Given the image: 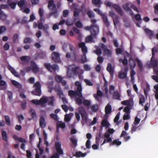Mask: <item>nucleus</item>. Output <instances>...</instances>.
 I'll return each instance as SVG.
<instances>
[{"instance_id":"f257e3e1","label":"nucleus","mask_w":158,"mask_h":158,"mask_svg":"<svg viewBox=\"0 0 158 158\" xmlns=\"http://www.w3.org/2000/svg\"><path fill=\"white\" fill-rule=\"evenodd\" d=\"M90 22L91 24L89 26L85 27V29L88 31H90L91 34L94 37H95L99 32V28L98 26L95 24L97 22V20L95 19H91Z\"/></svg>"},{"instance_id":"f03ea898","label":"nucleus","mask_w":158,"mask_h":158,"mask_svg":"<svg viewBox=\"0 0 158 158\" xmlns=\"http://www.w3.org/2000/svg\"><path fill=\"white\" fill-rule=\"evenodd\" d=\"M75 85L77 86V90H70L69 91L68 94L71 98L75 97L76 96L80 98H82L83 95L81 92L82 88L81 83L79 81L75 82Z\"/></svg>"},{"instance_id":"7ed1b4c3","label":"nucleus","mask_w":158,"mask_h":158,"mask_svg":"<svg viewBox=\"0 0 158 158\" xmlns=\"http://www.w3.org/2000/svg\"><path fill=\"white\" fill-rule=\"evenodd\" d=\"M33 87L35 90L31 91L33 95L40 96L41 94V85L39 81H36Z\"/></svg>"},{"instance_id":"20e7f679","label":"nucleus","mask_w":158,"mask_h":158,"mask_svg":"<svg viewBox=\"0 0 158 158\" xmlns=\"http://www.w3.org/2000/svg\"><path fill=\"white\" fill-rule=\"evenodd\" d=\"M48 7L51 11H53L50 14L51 15H54L57 13V10L56 9V6L53 0H51L48 2Z\"/></svg>"},{"instance_id":"39448f33","label":"nucleus","mask_w":158,"mask_h":158,"mask_svg":"<svg viewBox=\"0 0 158 158\" xmlns=\"http://www.w3.org/2000/svg\"><path fill=\"white\" fill-rule=\"evenodd\" d=\"M44 66L49 71L51 72H52L53 70L56 71L58 69L57 65L56 64L52 65L50 63H45L44 64Z\"/></svg>"},{"instance_id":"423d86ee","label":"nucleus","mask_w":158,"mask_h":158,"mask_svg":"<svg viewBox=\"0 0 158 158\" xmlns=\"http://www.w3.org/2000/svg\"><path fill=\"white\" fill-rule=\"evenodd\" d=\"M99 47L103 51V54L108 56H110L111 55V52L110 50L107 48V46L102 43H99Z\"/></svg>"},{"instance_id":"0eeeda50","label":"nucleus","mask_w":158,"mask_h":158,"mask_svg":"<svg viewBox=\"0 0 158 158\" xmlns=\"http://www.w3.org/2000/svg\"><path fill=\"white\" fill-rule=\"evenodd\" d=\"M85 45V44L84 42H81L78 44V46L81 48L84 56H85V55L88 52L87 48Z\"/></svg>"},{"instance_id":"6e6552de","label":"nucleus","mask_w":158,"mask_h":158,"mask_svg":"<svg viewBox=\"0 0 158 158\" xmlns=\"http://www.w3.org/2000/svg\"><path fill=\"white\" fill-rule=\"evenodd\" d=\"M110 134L106 132L104 134V137L105 138L104 139V140L101 144V146L103 145L106 143H110L112 141V139L111 137H110Z\"/></svg>"},{"instance_id":"1a4fd4ad","label":"nucleus","mask_w":158,"mask_h":158,"mask_svg":"<svg viewBox=\"0 0 158 158\" xmlns=\"http://www.w3.org/2000/svg\"><path fill=\"white\" fill-rule=\"evenodd\" d=\"M128 70L127 66H125L124 70V72H119L118 75V77L120 79H124L127 77V73Z\"/></svg>"},{"instance_id":"9d476101","label":"nucleus","mask_w":158,"mask_h":158,"mask_svg":"<svg viewBox=\"0 0 158 158\" xmlns=\"http://www.w3.org/2000/svg\"><path fill=\"white\" fill-rule=\"evenodd\" d=\"M52 60L55 62H59L60 58L59 54L56 52H54L52 54Z\"/></svg>"},{"instance_id":"9b49d317","label":"nucleus","mask_w":158,"mask_h":158,"mask_svg":"<svg viewBox=\"0 0 158 158\" xmlns=\"http://www.w3.org/2000/svg\"><path fill=\"white\" fill-rule=\"evenodd\" d=\"M115 9L118 13L121 16H122L123 15V13L121 8L118 5L114 4L112 6Z\"/></svg>"},{"instance_id":"f8f14e48","label":"nucleus","mask_w":158,"mask_h":158,"mask_svg":"<svg viewBox=\"0 0 158 158\" xmlns=\"http://www.w3.org/2000/svg\"><path fill=\"white\" fill-rule=\"evenodd\" d=\"M39 123L40 127L42 128H44L46 126V123L45 122L44 118L42 116H41L39 120Z\"/></svg>"},{"instance_id":"ddd939ff","label":"nucleus","mask_w":158,"mask_h":158,"mask_svg":"<svg viewBox=\"0 0 158 158\" xmlns=\"http://www.w3.org/2000/svg\"><path fill=\"white\" fill-rule=\"evenodd\" d=\"M8 6L7 5L1 4L0 5V16L1 17H4L6 18V15L3 13L2 10V9H6L8 8Z\"/></svg>"},{"instance_id":"4468645a","label":"nucleus","mask_w":158,"mask_h":158,"mask_svg":"<svg viewBox=\"0 0 158 158\" xmlns=\"http://www.w3.org/2000/svg\"><path fill=\"white\" fill-rule=\"evenodd\" d=\"M31 67L34 72L36 73L38 72V68L35 62L32 61L31 62Z\"/></svg>"},{"instance_id":"2eb2a0df","label":"nucleus","mask_w":158,"mask_h":158,"mask_svg":"<svg viewBox=\"0 0 158 158\" xmlns=\"http://www.w3.org/2000/svg\"><path fill=\"white\" fill-rule=\"evenodd\" d=\"M79 112L83 119H87L86 112L83 108L81 107L79 108Z\"/></svg>"},{"instance_id":"dca6fc26","label":"nucleus","mask_w":158,"mask_h":158,"mask_svg":"<svg viewBox=\"0 0 158 158\" xmlns=\"http://www.w3.org/2000/svg\"><path fill=\"white\" fill-rule=\"evenodd\" d=\"M7 88L6 82L3 80L0 81V90H4Z\"/></svg>"},{"instance_id":"f3484780","label":"nucleus","mask_w":158,"mask_h":158,"mask_svg":"<svg viewBox=\"0 0 158 158\" xmlns=\"http://www.w3.org/2000/svg\"><path fill=\"white\" fill-rule=\"evenodd\" d=\"M129 4L128 3H126L125 5H124L123 6V8L125 10L127 11L130 12V15L131 16H133L134 14L132 10L129 7Z\"/></svg>"},{"instance_id":"a211bd4d","label":"nucleus","mask_w":158,"mask_h":158,"mask_svg":"<svg viewBox=\"0 0 158 158\" xmlns=\"http://www.w3.org/2000/svg\"><path fill=\"white\" fill-rule=\"evenodd\" d=\"M150 64L151 67L153 68L154 69L155 68L158 67V60L157 59L154 60H151Z\"/></svg>"},{"instance_id":"6ab92c4d","label":"nucleus","mask_w":158,"mask_h":158,"mask_svg":"<svg viewBox=\"0 0 158 158\" xmlns=\"http://www.w3.org/2000/svg\"><path fill=\"white\" fill-rule=\"evenodd\" d=\"M112 111V107L109 103H108L105 107V113L108 114L110 113Z\"/></svg>"},{"instance_id":"aec40b11","label":"nucleus","mask_w":158,"mask_h":158,"mask_svg":"<svg viewBox=\"0 0 158 158\" xmlns=\"http://www.w3.org/2000/svg\"><path fill=\"white\" fill-rule=\"evenodd\" d=\"M102 17L104 24L106 27H109L110 26V23L108 19L107 16L105 15H103Z\"/></svg>"},{"instance_id":"412c9836","label":"nucleus","mask_w":158,"mask_h":158,"mask_svg":"<svg viewBox=\"0 0 158 158\" xmlns=\"http://www.w3.org/2000/svg\"><path fill=\"white\" fill-rule=\"evenodd\" d=\"M106 69L109 72L110 75L112 76L114 73V70L111 64L109 63L108 64L106 68Z\"/></svg>"},{"instance_id":"4be33fe9","label":"nucleus","mask_w":158,"mask_h":158,"mask_svg":"<svg viewBox=\"0 0 158 158\" xmlns=\"http://www.w3.org/2000/svg\"><path fill=\"white\" fill-rule=\"evenodd\" d=\"M2 139L5 142L8 141V138L6 132L3 130H2Z\"/></svg>"},{"instance_id":"5701e85b","label":"nucleus","mask_w":158,"mask_h":158,"mask_svg":"<svg viewBox=\"0 0 158 158\" xmlns=\"http://www.w3.org/2000/svg\"><path fill=\"white\" fill-rule=\"evenodd\" d=\"M92 3L94 6H98V7H100L102 4L101 0H92Z\"/></svg>"},{"instance_id":"b1692460","label":"nucleus","mask_w":158,"mask_h":158,"mask_svg":"<svg viewBox=\"0 0 158 158\" xmlns=\"http://www.w3.org/2000/svg\"><path fill=\"white\" fill-rule=\"evenodd\" d=\"M101 123L102 127H106V128H108L110 125L106 119H103Z\"/></svg>"},{"instance_id":"393cba45","label":"nucleus","mask_w":158,"mask_h":158,"mask_svg":"<svg viewBox=\"0 0 158 158\" xmlns=\"http://www.w3.org/2000/svg\"><path fill=\"white\" fill-rule=\"evenodd\" d=\"M87 154L86 153H82L81 152L79 151L75 153V156L76 157H84Z\"/></svg>"},{"instance_id":"a878e982","label":"nucleus","mask_w":158,"mask_h":158,"mask_svg":"<svg viewBox=\"0 0 158 158\" xmlns=\"http://www.w3.org/2000/svg\"><path fill=\"white\" fill-rule=\"evenodd\" d=\"M119 62L120 63H122L125 66H126V65L128 63V61L127 60L125 56H124V59L123 60L121 58H120L119 60Z\"/></svg>"},{"instance_id":"bb28decb","label":"nucleus","mask_w":158,"mask_h":158,"mask_svg":"<svg viewBox=\"0 0 158 158\" xmlns=\"http://www.w3.org/2000/svg\"><path fill=\"white\" fill-rule=\"evenodd\" d=\"M86 14L89 17V18L90 19L94 18H95V15L94 12L91 10H89L86 13Z\"/></svg>"},{"instance_id":"cd10ccee","label":"nucleus","mask_w":158,"mask_h":158,"mask_svg":"<svg viewBox=\"0 0 158 158\" xmlns=\"http://www.w3.org/2000/svg\"><path fill=\"white\" fill-rule=\"evenodd\" d=\"M69 49L71 53L73 54L74 56H76V49L74 47L72 44L69 45Z\"/></svg>"},{"instance_id":"c85d7f7f","label":"nucleus","mask_w":158,"mask_h":158,"mask_svg":"<svg viewBox=\"0 0 158 158\" xmlns=\"http://www.w3.org/2000/svg\"><path fill=\"white\" fill-rule=\"evenodd\" d=\"M144 93L145 95L147 96L148 92L150 90L149 85L148 83H147L146 85V87L144 88Z\"/></svg>"},{"instance_id":"c756f323","label":"nucleus","mask_w":158,"mask_h":158,"mask_svg":"<svg viewBox=\"0 0 158 158\" xmlns=\"http://www.w3.org/2000/svg\"><path fill=\"white\" fill-rule=\"evenodd\" d=\"M113 98L118 100H120V95L117 91L114 92L113 96Z\"/></svg>"},{"instance_id":"7c9ffc66","label":"nucleus","mask_w":158,"mask_h":158,"mask_svg":"<svg viewBox=\"0 0 158 158\" xmlns=\"http://www.w3.org/2000/svg\"><path fill=\"white\" fill-rule=\"evenodd\" d=\"M135 61L137 62L140 70L141 71L143 69V65L141 62L138 58L135 59Z\"/></svg>"},{"instance_id":"2f4dec72","label":"nucleus","mask_w":158,"mask_h":158,"mask_svg":"<svg viewBox=\"0 0 158 158\" xmlns=\"http://www.w3.org/2000/svg\"><path fill=\"white\" fill-rule=\"evenodd\" d=\"M91 35H90L88 36L87 37L85 40V41L86 43H89V42H92V41L93 40V37H94V36L92 35V34H91Z\"/></svg>"},{"instance_id":"473e14b6","label":"nucleus","mask_w":158,"mask_h":158,"mask_svg":"<svg viewBox=\"0 0 158 158\" xmlns=\"http://www.w3.org/2000/svg\"><path fill=\"white\" fill-rule=\"evenodd\" d=\"M144 31L146 34L150 36V38L151 37H152L154 35L153 32L152 30L147 28L144 30Z\"/></svg>"},{"instance_id":"72a5a7b5","label":"nucleus","mask_w":158,"mask_h":158,"mask_svg":"<svg viewBox=\"0 0 158 158\" xmlns=\"http://www.w3.org/2000/svg\"><path fill=\"white\" fill-rule=\"evenodd\" d=\"M49 28V27L48 24H45L44 25L42 29H43L44 31L45 32V33L49 35V32L48 31Z\"/></svg>"},{"instance_id":"f704fd0d","label":"nucleus","mask_w":158,"mask_h":158,"mask_svg":"<svg viewBox=\"0 0 158 158\" xmlns=\"http://www.w3.org/2000/svg\"><path fill=\"white\" fill-rule=\"evenodd\" d=\"M70 141L75 146L77 145V140L75 138L74 136H73L70 138Z\"/></svg>"},{"instance_id":"c9c22d12","label":"nucleus","mask_w":158,"mask_h":158,"mask_svg":"<svg viewBox=\"0 0 158 158\" xmlns=\"http://www.w3.org/2000/svg\"><path fill=\"white\" fill-rule=\"evenodd\" d=\"M91 109L93 112H96L98 109V106L97 104L93 105L91 106Z\"/></svg>"},{"instance_id":"e433bc0d","label":"nucleus","mask_w":158,"mask_h":158,"mask_svg":"<svg viewBox=\"0 0 158 158\" xmlns=\"http://www.w3.org/2000/svg\"><path fill=\"white\" fill-rule=\"evenodd\" d=\"M11 83L12 84L17 88H20L22 87V85L21 84H19L18 82L16 81L12 80L11 81Z\"/></svg>"},{"instance_id":"4c0bfd02","label":"nucleus","mask_w":158,"mask_h":158,"mask_svg":"<svg viewBox=\"0 0 158 158\" xmlns=\"http://www.w3.org/2000/svg\"><path fill=\"white\" fill-rule=\"evenodd\" d=\"M20 60L22 61L25 60L26 62H29L30 60V57L29 56H23L20 57Z\"/></svg>"},{"instance_id":"58836bf2","label":"nucleus","mask_w":158,"mask_h":158,"mask_svg":"<svg viewBox=\"0 0 158 158\" xmlns=\"http://www.w3.org/2000/svg\"><path fill=\"white\" fill-rule=\"evenodd\" d=\"M48 99L47 98H42L40 100V105H44L48 102Z\"/></svg>"},{"instance_id":"ea45409f","label":"nucleus","mask_w":158,"mask_h":158,"mask_svg":"<svg viewBox=\"0 0 158 158\" xmlns=\"http://www.w3.org/2000/svg\"><path fill=\"white\" fill-rule=\"evenodd\" d=\"M4 118L6 125L8 126L10 125V117L8 115H5Z\"/></svg>"},{"instance_id":"a19ab883","label":"nucleus","mask_w":158,"mask_h":158,"mask_svg":"<svg viewBox=\"0 0 158 158\" xmlns=\"http://www.w3.org/2000/svg\"><path fill=\"white\" fill-rule=\"evenodd\" d=\"M145 97L142 94L139 95V104L140 105H143V104L145 102Z\"/></svg>"},{"instance_id":"79ce46f5","label":"nucleus","mask_w":158,"mask_h":158,"mask_svg":"<svg viewBox=\"0 0 158 158\" xmlns=\"http://www.w3.org/2000/svg\"><path fill=\"white\" fill-rule=\"evenodd\" d=\"M102 133L101 132H99L98 134H97V136L96 137V142L97 144H98L99 142L100 141V139L101 138H103V137H101Z\"/></svg>"},{"instance_id":"37998d69","label":"nucleus","mask_w":158,"mask_h":158,"mask_svg":"<svg viewBox=\"0 0 158 158\" xmlns=\"http://www.w3.org/2000/svg\"><path fill=\"white\" fill-rule=\"evenodd\" d=\"M49 100L48 105L52 106H54L53 101L54 100V97L53 96L49 97L48 98Z\"/></svg>"},{"instance_id":"c03bdc74","label":"nucleus","mask_w":158,"mask_h":158,"mask_svg":"<svg viewBox=\"0 0 158 158\" xmlns=\"http://www.w3.org/2000/svg\"><path fill=\"white\" fill-rule=\"evenodd\" d=\"M30 112L31 113V116L32 118H36L37 116L35 113V111L34 110L31 109L30 110Z\"/></svg>"},{"instance_id":"a18cd8bd","label":"nucleus","mask_w":158,"mask_h":158,"mask_svg":"<svg viewBox=\"0 0 158 158\" xmlns=\"http://www.w3.org/2000/svg\"><path fill=\"white\" fill-rule=\"evenodd\" d=\"M136 63L133 60L130 62V69H133L136 66Z\"/></svg>"},{"instance_id":"49530a36","label":"nucleus","mask_w":158,"mask_h":158,"mask_svg":"<svg viewBox=\"0 0 158 158\" xmlns=\"http://www.w3.org/2000/svg\"><path fill=\"white\" fill-rule=\"evenodd\" d=\"M121 144V142L120 141H118L117 140L115 139L110 144L112 145H116L117 146H119Z\"/></svg>"},{"instance_id":"de8ad7c7","label":"nucleus","mask_w":158,"mask_h":158,"mask_svg":"<svg viewBox=\"0 0 158 158\" xmlns=\"http://www.w3.org/2000/svg\"><path fill=\"white\" fill-rule=\"evenodd\" d=\"M94 52L98 56H100L102 54V52L100 48H97V49L94 51Z\"/></svg>"},{"instance_id":"09e8293b","label":"nucleus","mask_w":158,"mask_h":158,"mask_svg":"<svg viewBox=\"0 0 158 158\" xmlns=\"http://www.w3.org/2000/svg\"><path fill=\"white\" fill-rule=\"evenodd\" d=\"M19 37V35L17 34H15L12 37V40L13 43H15L16 42L17 40Z\"/></svg>"},{"instance_id":"8fccbe9b","label":"nucleus","mask_w":158,"mask_h":158,"mask_svg":"<svg viewBox=\"0 0 158 158\" xmlns=\"http://www.w3.org/2000/svg\"><path fill=\"white\" fill-rule=\"evenodd\" d=\"M50 117L51 118L56 121H57L58 120L57 115L56 114L53 113L51 114H50Z\"/></svg>"},{"instance_id":"3c124183","label":"nucleus","mask_w":158,"mask_h":158,"mask_svg":"<svg viewBox=\"0 0 158 158\" xmlns=\"http://www.w3.org/2000/svg\"><path fill=\"white\" fill-rule=\"evenodd\" d=\"M120 112L118 113L114 119V122L118 124V120L119 118Z\"/></svg>"},{"instance_id":"603ef678","label":"nucleus","mask_w":158,"mask_h":158,"mask_svg":"<svg viewBox=\"0 0 158 158\" xmlns=\"http://www.w3.org/2000/svg\"><path fill=\"white\" fill-rule=\"evenodd\" d=\"M82 103L85 106H89L90 104V102L88 100H85L83 101Z\"/></svg>"},{"instance_id":"864d4df0","label":"nucleus","mask_w":158,"mask_h":158,"mask_svg":"<svg viewBox=\"0 0 158 158\" xmlns=\"http://www.w3.org/2000/svg\"><path fill=\"white\" fill-rule=\"evenodd\" d=\"M76 26L78 28H81L83 27V24L80 21H78L75 23Z\"/></svg>"},{"instance_id":"5fc2aeb1","label":"nucleus","mask_w":158,"mask_h":158,"mask_svg":"<svg viewBox=\"0 0 158 158\" xmlns=\"http://www.w3.org/2000/svg\"><path fill=\"white\" fill-rule=\"evenodd\" d=\"M140 121V119L136 116L135 117L133 123L135 126H137L139 123Z\"/></svg>"},{"instance_id":"6e6d98bb","label":"nucleus","mask_w":158,"mask_h":158,"mask_svg":"<svg viewBox=\"0 0 158 158\" xmlns=\"http://www.w3.org/2000/svg\"><path fill=\"white\" fill-rule=\"evenodd\" d=\"M63 78L60 76H56L55 77V80L58 83H60L62 81Z\"/></svg>"},{"instance_id":"4d7b16f0","label":"nucleus","mask_w":158,"mask_h":158,"mask_svg":"<svg viewBox=\"0 0 158 158\" xmlns=\"http://www.w3.org/2000/svg\"><path fill=\"white\" fill-rule=\"evenodd\" d=\"M56 126L57 127H60L62 129H64L65 127V124L64 123H57Z\"/></svg>"},{"instance_id":"13d9d810","label":"nucleus","mask_w":158,"mask_h":158,"mask_svg":"<svg viewBox=\"0 0 158 158\" xmlns=\"http://www.w3.org/2000/svg\"><path fill=\"white\" fill-rule=\"evenodd\" d=\"M6 30V28L5 26H1L0 27V35L4 32Z\"/></svg>"},{"instance_id":"bf43d9fd","label":"nucleus","mask_w":158,"mask_h":158,"mask_svg":"<svg viewBox=\"0 0 158 158\" xmlns=\"http://www.w3.org/2000/svg\"><path fill=\"white\" fill-rule=\"evenodd\" d=\"M46 56L45 53L43 52H40L38 54V56L41 59L44 58Z\"/></svg>"},{"instance_id":"052dcab7","label":"nucleus","mask_w":158,"mask_h":158,"mask_svg":"<svg viewBox=\"0 0 158 158\" xmlns=\"http://www.w3.org/2000/svg\"><path fill=\"white\" fill-rule=\"evenodd\" d=\"M123 118L124 120L129 119L130 118V113H125Z\"/></svg>"},{"instance_id":"680f3d73","label":"nucleus","mask_w":158,"mask_h":158,"mask_svg":"<svg viewBox=\"0 0 158 158\" xmlns=\"http://www.w3.org/2000/svg\"><path fill=\"white\" fill-rule=\"evenodd\" d=\"M7 94L8 95V98L10 100H11L13 98L12 92L10 91H8L7 92Z\"/></svg>"},{"instance_id":"e2e57ef3","label":"nucleus","mask_w":158,"mask_h":158,"mask_svg":"<svg viewBox=\"0 0 158 158\" xmlns=\"http://www.w3.org/2000/svg\"><path fill=\"white\" fill-rule=\"evenodd\" d=\"M135 125H132V127L131 128V130L130 131V132L132 134L133 133V132H135L136 131L138 127H137Z\"/></svg>"},{"instance_id":"0e129e2a","label":"nucleus","mask_w":158,"mask_h":158,"mask_svg":"<svg viewBox=\"0 0 158 158\" xmlns=\"http://www.w3.org/2000/svg\"><path fill=\"white\" fill-rule=\"evenodd\" d=\"M85 56H84V54L81 56V62L83 63H84L87 61V59L86 57V54L85 55Z\"/></svg>"},{"instance_id":"69168bd1","label":"nucleus","mask_w":158,"mask_h":158,"mask_svg":"<svg viewBox=\"0 0 158 158\" xmlns=\"http://www.w3.org/2000/svg\"><path fill=\"white\" fill-rule=\"evenodd\" d=\"M79 98H77L76 100V103L78 105H81L83 102L81 99Z\"/></svg>"},{"instance_id":"338daca9","label":"nucleus","mask_w":158,"mask_h":158,"mask_svg":"<svg viewBox=\"0 0 158 158\" xmlns=\"http://www.w3.org/2000/svg\"><path fill=\"white\" fill-rule=\"evenodd\" d=\"M85 146L87 148L89 149L90 148V141L88 139L85 143Z\"/></svg>"},{"instance_id":"774afa93","label":"nucleus","mask_w":158,"mask_h":158,"mask_svg":"<svg viewBox=\"0 0 158 158\" xmlns=\"http://www.w3.org/2000/svg\"><path fill=\"white\" fill-rule=\"evenodd\" d=\"M25 1L23 0H22L18 3V6L20 7H22L24 4Z\"/></svg>"}]
</instances>
